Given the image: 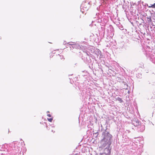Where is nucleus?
Wrapping results in <instances>:
<instances>
[{
    "label": "nucleus",
    "instance_id": "f257e3e1",
    "mask_svg": "<svg viewBox=\"0 0 155 155\" xmlns=\"http://www.w3.org/2000/svg\"><path fill=\"white\" fill-rule=\"evenodd\" d=\"M102 137L103 138L101 141V147L104 148L106 147L104 153L101 154L100 155H110V151L109 147L111 143V140L112 139V136L107 130V129H103L101 126Z\"/></svg>",
    "mask_w": 155,
    "mask_h": 155
},
{
    "label": "nucleus",
    "instance_id": "f03ea898",
    "mask_svg": "<svg viewBox=\"0 0 155 155\" xmlns=\"http://www.w3.org/2000/svg\"><path fill=\"white\" fill-rule=\"evenodd\" d=\"M88 53H89V52L84 51L83 53L82 54V59L87 64L91 63L93 64L92 60Z\"/></svg>",
    "mask_w": 155,
    "mask_h": 155
},
{
    "label": "nucleus",
    "instance_id": "7ed1b4c3",
    "mask_svg": "<svg viewBox=\"0 0 155 155\" xmlns=\"http://www.w3.org/2000/svg\"><path fill=\"white\" fill-rule=\"evenodd\" d=\"M89 0H86L85 1L82 2L81 6V11L83 12V11H82V10H83L84 11H87L90 8L91 5L90 4L89 2Z\"/></svg>",
    "mask_w": 155,
    "mask_h": 155
},
{
    "label": "nucleus",
    "instance_id": "20e7f679",
    "mask_svg": "<svg viewBox=\"0 0 155 155\" xmlns=\"http://www.w3.org/2000/svg\"><path fill=\"white\" fill-rule=\"evenodd\" d=\"M145 126L144 125L141 124L137 127V130L140 132H143L145 130Z\"/></svg>",
    "mask_w": 155,
    "mask_h": 155
},
{
    "label": "nucleus",
    "instance_id": "39448f33",
    "mask_svg": "<svg viewBox=\"0 0 155 155\" xmlns=\"http://www.w3.org/2000/svg\"><path fill=\"white\" fill-rule=\"evenodd\" d=\"M146 21L147 23H149L152 21L151 17H146Z\"/></svg>",
    "mask_w": 155,
    "mask_h": 155
},
{
    "label": "nucleus",
    "instance_id": "423d86ee",
    "mask_svg": "<svg viewBox=\"0 0 155 155\" xmlns=\"http://www.w3.org/2000/svg\"><path fill=\"white\" fill-rule=\"evenodd\" d=\"M138 121V123L136 122L135 123H134V125L135 126H136L138 127H139L140 125H141V123L139 121L137 120Z\"/></svg>",
    "mask_w": 155,
    "mask_h": 155
},
{
    "label": "nucleus",
    "instance_id": "0eeeda50",
    "mask_svg": "<svg viewBox=\"0 0 155 155\" xmlns=\"http://www.w3.org/2000/svg\"><path fill=\"white\" fill-rule=\"evenodd\" d=\"M115 99L116 100L119 101L120 102V103H123L124 102L122 100V99L119 97L116 98Z\"/></svg>",
    "mask_w": 155,
    "mask_h": 155
},
{
    "label": "nucleus",
    "instance_id": "6e6552de",
    "mask_svg": "<svg viewBox=\"0 0 155 155\" xmlns=\"http://www.w3.org/2000/svg\"><path fill=\"white\" fill-rule=\"evenodd\" d=\"M89 2H90V4L91 5H92L93 4H95V3L96 2V0H91V1H89Z\"/></svg>",
    "mask_w": 155,
    "mask_h": 155
},
{
    "label": "nucleus",
    "instance_id": "1a4fd4ad",
    "mask_svg": "<svg viewBox=\"0 0 155 155\" xmlns=\"http://www.w3.org/2000/svg\"><path fill=\"white\" fill-rule=\"evenodd\" d=\"M123 83L124 85V89H127L128 85L126 82H124Z\"/></svg>",
    "mask_w": 155,
    "mask_h": 155
},
{
    "label": "nucleus",
    "instance_id": "9d476101",
    "mask_svg": "<svg viewBox=\"0 0 155 155\" xmlns=\"http://www.w3.org/2000/svg\"><path fill=\"white\" fill-rule=\"evenodd\" d=\"M98 135V132L94 133V136H95V137H97Z\"/></svg>",
    "mask_w": 155,
    "mask_h": 155
},
{
    "label": "nucleus",
    "instance_id": "9b49d317",
    "mask_svg": "<svg viewBox=\"0 0 155 155\" xmlns=\"http://www.w3.org/2000/svg\"><path fill=\"white\" fill-rule=\"evenodd\" d=\"M150 6H149V7H153L155 8V3H154L152 5H150Z\"/></svg>",
    "mask_w": 155,
    "mask_h": 155
},
{
    "label": "nucleus",
    "instance_id": "f8f14e48",
    "mask_svg": "<svg viewBox=\"0 0 155 155\" xmlns=\"http://www.w3.org/2000/svg\"><path fill=\"white\" fill-rule=\"evenodd\" d=\"M119 28L121 30H124V28H123V27L122 25H120L119 26Z\"/></svg>",
    "mask_w": 155,
    "mask_h": 155
},
{
    "label": "nucleus",
    "instance_id": "ddd939ff",
    "mask_svg": "<svg viewBox=\"0 0 155 155\" xmlns=\"http://www.w3.org/2000/svg\"><path fill=\"white\" fill-rule=\"evenodd\" d=\"M48 120L49 122H51L53 120V118H48Z\"/></svg>",
    "mask_w": 155,
    "mask_h": 155
},
{
    "label": "nucleus",
    "instance_id": "4468645a",
    "mask_svg": "<svg viewBox=\"0 0 155 155\" xmlns=\"http://www.w3.org/2000/svg\"><path fill=\"white\" fill-rule=\"evenodd\" d=\"M146 84H151V83H150V81H146Z\"/></svg>",
    "mask_w": 155,
    "mask_h": 155
},
{
    "label": "nucleus",
    "instance_id": "2eb2a0df",
    "mask_svg": "<svg viewBox=\"0 0 155 155\" xmlns=\"http://www.w3.org/2000/svg\"><path fill=\"white\" fill-rule=\"evenodd\" d=\"M14 152L12 154H11L10 155H15V151H13Z\"/></svg>",
    "mask_w": 155,
    "mask_h": 155
},
{
    "label": "nucleus",
    "instance_id": "dca6fc26",
    "mask_svg": "<svg viewBox=\"0 0 155 155\" xmlns=\"http://www.w3.org/2000/svg\"><path fill=\"white\" fill-rule=\"evenodd\" d=\"M47 116H48L49 117H51V115L50 114H48L47 115Z\"/></svg>",
    "mask_w": 155,
    "mask_h": 155
},
{
    "label": "nucleus",
    "instance_id": "f3484780",
    "mask_svg": "<svg viewBox=\"0 0 155 155\" xmlns=\"http://www.w3.org/2000/svg\"><path fill=\"white\" fill-rule=\"evenodd\" d=\"M73 46H72V47L73 48H75V46L74 45H72Z\"/></svg>",
    "mask_w": 155,
    "mask_h": 155
},
{
    "label": "nucleus",
    "instance_id": "a211bd4d",
    "mask_svg": "<svg viewBox=\"0 0 155 155\" xmlns=\"http://www.w3.org/2000/svg\"><path fill=\"white\" fill-rule=\"evenodd\" d=\"M155 83V82H153L152 85H154Z\"/></svg>",
    "mask_w": 155,
    "mask_h": 155
},
{
    "label": "nucleus",
    "instance_id": "6ab92c4d",
    "mask_svg": "<svg viewBox=\"0 0 155 155\" xmlns=\"http://www.w3.org/2000/svg\"><path fill=\"white\" fill-rule=\"evenodd\" d=\"M64 42H64V44L65 45V44H66V43H65Z\"/></svg>",
    "mask_w": 155,
    "mask_h": 155
},
{
    "label": "nucleus",
    "instance_id": "aec40b11",
    "mask_svg": "<svg viewBox=\"0 0 155 155\" xmlns=\"http://www.w3.org/2000/svg\"><path fill=\"white\" fill-rule=\"evenodd\" d=\"M47 113H49V111H47Z\"/></svg>",
    "mask_w": 155,
    "mask_h": 155
},
{
    "label": "nucleus",
    "instance_id": "412c9836",
    "mask_svg": "<svg viewBox=\"0 0 155 155\" xmlns=\"http://www.w3.org/2000/svg\"><path fill=\"white\" fill-rule=\"evenodd\" d=\"M136 122H137L138 123V121H136Z\"/></svg>",
    "mask_w": 155,
    "mask_h": 155
},
{
    "label": "nucleus",
    "instance_id": "4be33fe9",
    "mask_svg": "<svg viewBox=\"0 0 155 155\" xmlns=\"http://www.w3.org/2000/svg\"><path fill=\"white\" fill-rule=\"evenodd\" d=\"M70 45H72L71 44H69Z\"/></svg>",
    "mask_w": 155,
    "mask_h": 155
},
{
    "label": "nucleus",
    "instance_id": "5701e85b",
    "mask_svg": "<svg viewBox=\"0 0 155 155\" xmlns=\"http://www.w3.org/2000/svg\"><path fill=\"white\" fill-rule=\"evenodd\" d=\"M89 67L91 68H90V66H89Z\"/></svg>",
    "mask_w": 155,
    "mask_h": 155
}]
</instances>
